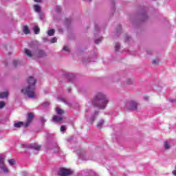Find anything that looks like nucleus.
I'll use <instances>...</instances> for the list:
<instances>
[{
  "label": "nucleus",
  "instance_id": "obj_42",
  "mask_svg": "<svg viewBox=\"0 0 176 176\" xmlns=\"http://www.w3.org/2000/svg\"><path fill=\"white\" fill-rule=\"evenodd\" d=\"M41 124H43L44 123H46V120L43 118H41Z\"/></svg>",
  "mask_w": 176,
  "mask_h": 176
},
{
  "label": "nucleus",
  "instance_id": "obj_19",
  "mask_svg": "<svg viewBox=\"0 0 176 176\" xmlns=\"http://www.w3.org/2000/svg\"><path fill=\"white\" fill-rule=\"evenodd\" d=\"M8 96H9V93H8V91L1 93L0 98H7Z\"/></svg>",
  "mask_w": 176,
  "mask_h": 176
},
{
  "label": "nucleus",
  "instance_id": "obj_8",
  "mask_svg": "<svg viewBox=\"0 0 176 176\" xmlns=\"http://www.w3.org/2000/svg\"><path fill=\"white\" fill-rule=\"evenodd\" d=\"M148 20V15L146 14V8H144L141 12V21H146Z\"/></svg>",
  "mask_w": 176,
  "mask_h": 176
},
{
  "label": "nucleus",
  "instance_id": "obj_7",
  "mask_svg": "<svg viewBox=\"0 0 176 176\" xmlns=\"http://www.w3.org/2000/svg\"><path fill=\"white\" fill-rule=\"evenodd\" d=\"M47 54L43 50L38 49L36 51V57L37 58H43V57H46Z\"/></svg>",
  "mask_w": 176,
  "mask_h": 176
},
{
  "label": "nucleus",
  "instance_id": "obj_1",
  "mask_svg": "<svg viewBox=\"0 0 176 176\" xmlns=\"http://www.w3.org/2000/svg\"><path fill=\"white\" fill-rule=\"evenodd\" d=\"M109 102V99L102 92H98L92 100V105L98 109H105L107 104Z\"/></svg>",
  "mask_w": 176,
  "mask_h": 176
},
{
  "label": "nucleus",
  "instance_id": "obj_43",
  "mask_svg": "<svg viewBox=\"0 0 176 176\" xmlns=\"http://www.w3.org/2000/svg\"><path fill=\"white\" fill-rule=\"evenodd\" d=\"M168 101H170V102H176V100L175 99H172V98H169Z\"/></svg>",
  "mask_w": 176,
  "mask_h": 176
},
{
  "label": "nucleus",
  "instance_id": "obj_13",
  "mask_svg": "<svg viewBox=\"0 0 176 176\" xmlns=\"http://www.w3.org/2000/svg\"><path fill=\"white\" fill-rule=\"evenodd\" d=\"M53 120L55 122V123H59V122H61V120H63V116H54Z\"/></svg>",
  "mask_w": 176,
  "mask_h": 176
},
{
  "label": "nucleus",
  "instance_id": "obj_44",
  "mask_svg": "<svg viewBox=\"0 0 176 176\" xmlns=\"http://www.w3.org/2000/svg\"><path fill=\"white\" fill-rule=\"evenodd\" d=\"M3 161V158L0 157V166H1V164H3L2 163Z\"/></svg>",
  "mask_w": 176,
  "mask_h": 176
},
{
  "label": "nucleus",
  "instance_id": "obj_6",
  "mask_svg": "<svg viewBox=\"0 0 176 176\" xmlns=\"http://www.w3.org/2000/svg\"><path fill=\"white\" fill-rule=\"evenodd\" d=\"M63 76L65 78V79H67L68 82H69L70 83H74L76 77L75 75H74L73 74L64 73L63 74Z\"/></svg>",
  "mask_w": 176,
  "mask_h": 176
},
{
  "label": "nucleus",
  "instance_id": "obj_39",
  "mask_svg": "<svg viewBox=\"0 0 176 176\" xmlns=\"http://www.w3.org/2000/svg\"><path fill=\"white\" fill-rule=\"evenodd\" d=\"M19 60H14V61H13V65H14V67H17V65H19Z\"/></svg>",
  "mask_w": 176,
  "mask_h": 176
},
{
  "label": "nucleus",
  "instance_id": "obj_24",
  "mask_svg": "<svg viewBox=\"0 0 176 176\" xmlns=\"http://www.w3.org/2000/svg\"><path fill=\"white\" fill-rule=\"evenodd\" d=\"M34 8L35 12H37V13H41V6L38 5H34Z\"/></svg>",
  "mask_w": 176,
  "mask_h": 176
},
{
  "label": "nucleus",
  "instance_id": "obj_38",
  "mask_svg": "<svg viewBox=\"0 0 176 176\" xmlns=\"http://www.w3.org/2000/svg\"><path fill=\"white\" fill-rule=\"evenodd\" d=\"M57 43V38L56 37H53L51 39V43Z\"/></svg>",
  "mask_w": 176,
  "mask_h": 176
},
{
  "label": "nucleus",
  "instance_id": "obj_34",
  "mask_svg": "<svg viewBox=\"0 0 176 176\" xmlns=\"http://www.w3.org/2000/svg\"><path fill=\"white\" fill-rule=\"evenodd\" d=\"M65 130H67V127L65 125H62L60 126V131L61 133H65Z\"/></svg>",
  "mask_w": 176,
  "mask_h": 176
},
{
  "label": "nucleus",
  "instance_id": "obj_3",
  "mask_svg": "<svg viewBox=\"0 0 176 176\" xmlns=\"http://www.w3.org/2000/svg\"><path fill=\"white\" fill-rule=\"evenodd\" d=\"M47 149H54V153H58V152H60V147H58V145H57V142H56V140H54V135L48 134L47 137Z\"/></svg>",
  "mask_w": 176,
  "mask_h": 176
},
{
  "label": "nucleus",
  "instance_id": "obj_26",
  "mask_svg": "<svg viewBox=\"0 0 176 176\" xmlns=\"http://www.w3.org/2000/svg\"><path fill=\"white\" fill-rule=\"evenodd\" d=\"M10 166H14L16 164V160L14 159H10L8 160Z\"/></svg>",
  "mask_w": 176,
  "mask_h": 176
},
{
  "label": "nucleus",
  "instance_id": "obj_15",
  "mask_svg": "<svg viewBox=\"0 0 176 176\" xmlns=\"http://www.w3.org/2000/svg\"><path fill=\"white\" fill-rule=\"evenodd\" d=\"M131 41V36L130 35L126 34L125 37H124V43H129Z\"/></svg>",
  "mask_w": 176,
  "mask_h": 176
},
{
  "label": "nucleus",
  "instance_id": "obj_5",
  "mask_svg": "<svg viewBox=\"0 0 176 176\" xmlns=\"http://www.w3.org/2000/svg\"><path fill=\"white\" fill-rule=\"evenodd\" d=\"M72 174V170L65 168H60L58 172V175L60 176H69Z\"/></svg>",
  "mask_w": 176,
  "mask_h": 176
},
{
  "label": "nucleus",
  "instance_id": "obj_9",
  "mask_svg": "<svg viewBox=\"0 0 176 176\" xmlns=\"http://www.w3.org/2000/svg\"><path fill=\"white\" fill-rule=\"evenodd\" d=\"M32 119H34V115H32V113H31L28 114L27 122L24 125L25 127H28V126H30V123H31V122H32Z\"/></svg>",
  "mask_w": 176,
  "mask_h": 176
},
{
  "label": "nucleus",
  "instance_id": "obj_31",
  "mask_svg": "<svg viewBox=\"0 0 176 176\" xmlns=\"http://www.w3.org/2000/svg\"><path fill=\"white\" fill-rule=\"evenodd\" d=\"M121 32H122V25H118L116 29V32L117 34H120Z\"/></svg>",
  "mask_w": 176,
  "mask_h": 176
},
{
  "label": "nucleus",
  "instance_id": "obj_30",
  "mask_svg": "<svg viewBox=\"0 0 176 176\" xmlns=\"http://www.w3.org/2000/svg\"><path fill=\"white\" fill-rule=\"evenodd\" d=\"M55 12H56V13H60L61 12V7L56 6H55Z\"/></svg>",
  "mask_w": 176,
  "mask_h": 176
},
{
  "label": "nucleus",
  "instance_id": "obj_37",
  "mask_svg": "<svg viewBox=\"0 0 176 176\" xmlns=\"http://www.w3.org/2000/svg\"><path fill=\"white\" fill-rule=\"evenodd\" d=\"M6 105L5 101H1L0 102V109H2V108H4Z\"/></svg>",
  "mask_w": 176,
  "mask_h": 176
},
{
  "label": "nucleus",
  "instance_id": "obj_21",
  "mask_svg": "<svg viewBox=\"0 0 176 176\" xmlns=\"http://www.w3.org/2000/svg\"><path fill=\"white\" fill-rule=\"evenodd\" d=\"M0 168L3 170V171L6 173H9V169H8V168L6 167L4 164L0 165Z\"/></svg>",
  "mask_w": 176,
  "mask_h": 176
},
{
  "label": "nucleus",
  "instance_id": "obj_40",
  "mask_svg": "<svg viewBox=\"0 0 176 176\" xmlns=\"http://www.w3.org/2000/svg\"><path fill=\"white\" fill-rule=\"evenodd\" d=\"M58 99L60 101H62L63 102H65V104H67V100H65V98H58Z\"/></svg>",
  "mask_w": 176,
  "mask_h": 176
},
{
  "label": "nucleus",
  "instance_id": "obj_52",
  "mask_svg": "<svg viewBox=\"0 0 176 176\" xmlns=\"http://www.w3.org/2000/svg\"><path fill=\"white\" fill-rule=\"evenodd\" d=\"M85 112H89V109H87L85 110Z\"/></svg>",
  "mask_w": 176,
  "mask_h": 176
},
{
  "label": "nucleus",
  "instance_id": "obj_46",
  "mask_svg": "<svg viewBox=\"0 0 176 176\" xmlns=\"http://www.w3.org/2000/svg\"><path fill=\"white\" fill-rule=\"evenodd\" d=\"M147 52V54H152V51H146Z\"/></svg>",
  "mask_w": 176,
  "mask_h": 176
},
{
  "label": "nucleus",
  "instance_id": "obj_28",
  "mask_svg": "<svg viewBox=\"0 0 176 176\" xmlns=\"http://www.w3.org/2000/svg\"><path fill=\"white\" fill-rule=\"evenodd\" d=\"M104 121L103 119L100 120V121L97 124V127H99V129H101V127H102V124H104Z\"/></svg>",
  "mask_w": 176,
  "mask_h": 176
},
{
  "label": "nucleus",
  "instance_id": "obj_55",
  "mask_svg": "<svg viewBox=\"0 0 176 176\" xmlns=\"http://www.w3.org/2000/svg\"><path fill=\"white\" fill-rule=\"evenodd\" d=\"M175 170H174V171H176V165H175Z\"/></svg>",
  "mask_w": 176,
  "mask_h": 176
},
{
  "label": "nucleus",
  "instance_id": "obj_22",
  "mask_svg": "<svg viewBox=\"0 0 176 176\" xmlns=\"http://www.w3.org/2000/svg\"><path fill=\"white\" fill-rule=\"evenodd\" d=\"M33 31L34 34H38L39 32H41V29L38 26H34L33 28Z\"/></svg>",
  "mask_w": 176,
  "mask_h": 176
},
{
  "label": "nucleus",
  "instance_id": "obj_32",
  "mask_svg": "<svg viewBox=\"0 0 176 176\" xmlns=\"http://www.w3.org/2000/svg\"><path fill=\"white\" fill-rule=\"evenodd\" d=\"M164 148L166 150L170 149V144H168V142H164Z\"/></svg>",
  "mask_w": 176,
  "mask_h": 176
},
{
  "label": "nucleus",
  "instance_id": "obj_53",
  "mask_svg": "<svg viewBox=\"0 0 176 176\" xmlns=\"http://www.w3.org/2000/svg\"><path fill=\"white\" fill-rule=\"evenodd\" d=\"M44 41H47V38H44Z\"/></svg>",
  "mask_w": 176,
  "mask_h": 176
},
{
  "label": "nucleus",
  "instance_id": "obj_23",
  "mask_svg": "<svg viewBox=\"0 0 176 176\" xmlns=\"http://www.w3.org/2000/svg\"><path fill=\"white\" fill-rule=\"evenodd\" d=\"M23 32L26 35H28V34H30V29L28 28V26H27V25L24 26Z\"/></svg>",
  "mask_w": 176,
  "mask_h": 176
},
{
  "label": "nucleus",
  "instance_id": "obj_48",
  "mask_svg": "<svg viewBox=\"0 0 176 176\" xmlns=\"http://www.w3.org/2000/svg\"><path fill=\"white\" fill-rule=\"evenodd\" d=\"M34 2H42V0H34Z\"/></svg>",
  "mask_w": 176,
  "mask_h": 176
},
{
  "label": "nucleus",
  "instance_id": "obj_35",
  "mask_svg": "<svg viewBox=\"0 0 176 176\" xmlns=\"http://www.w3.org/2000/svg\"><path fill=\"white\" fill-rule=\"evenodd\" d=\"M65 24H66V25H69V24H71V19L66 18L65 19Z\"/></svg>",
  "mask_w": 176,
  "mask_h": 176
},
{
  "label": "nucleus",
  "instance_id": "obj_41",
  "mask_svg": "<svg viewBox=\"0 0 176 176\" xmlns=\"http://www.w3.org/2000/svg\"><path fill=\"white\" fill-rule=\"evenodd\" d=\"M153 64H155V65H156V64H159V59H154L153 60Z\"/></svg>",
  "mask_w": 176,
  "mask_h": 176
},
{
  "label": "nucleus",
  "instance_id": "obj_49",
  "mask_svg": "<svg viewBox=\"0 0 176 176\" xmlns=\"http://www.w3.org/2000/svg\"><path fill=\"white\" fill-rule=\"evenodd\" d=\"M71 90H72V89H71V87L68 88V92H69V93H71Z\"/></svg>",
  "mask_w": 176,
  "mask_h": 176
},
{
  "label": "nucleus",
  "instance_id": "obj_20",
  "mask_svg": "<svg viewBox=\"0 0 176 176\" xmlns=\"http://www.w3.org/2000/svg\"><path fill=\"white\" fill-rule=\"evenodd\" d=\"M56 31L54 30V29H51L50 30H48L47 32V35L48 36H53L55 34Z\"/></svg>",
  "mask_w": 176,
  "mask_h": 176
},
{
  "label": "nucleus",
  "instance_id": "obj_18",
  "mask_svg": "<svg viewBox=\"0 0 176 176\" xmlns=\"http://www.w3.org/2000/svg\"><path fill=\"white\" fill-rule=\"evenodd\" d=\"M14 127H16V129H20V127H21V126H24V122H19L17 123H14Z\"/></svg>",
  "mask_w": 176,
  "mask_h": 176
},
{
  "label": "nucleus",
  "instance_id": "obj_16",
  "mask_svg": "<svg viewBox=\"0 0 176 176\" xmlns=\"http://www.w3.org/2000/svg\"><path fill=\"white\" fill-rule=\"evenodd\" d=\"M56 111L57 115H59V116H61V115H64V111H63V109H61L58 107H56Z\"/></svg>",
  "mask_w": 176,
  "mask_h": 176
},
{
  "label": "nucleus",
  "instance_id": "obj_47",
  "mask_svg": "<svg viewBox=\"0 0 176 176\" xmlns=\"http://www.w3.org/2000/svg\"><path fill=\"white\" fill-rule=\"evenodd\" d=\"M173 175L176 176V170H173Z\"/></svg>",
  "mask_w": 176,
  "mask_h": 176
},
{
  "label": "nucleus",
  "instance_id": "obj_36",
  "mask_svg": "<svg viewBox=\"0 0 176 176\" xmlns=\"http://www.w3.org/2000/svg\"><path fill=\"white\" fill-rule=\"evenodd\" d=\"M95 32H100V28L97 23H95Z\"/></svg>",
  "mask_w": 176,
  "mask_h": 176
},
{
  "label": "nucleus",
  "instance_id": "obj_29",
  "mask_svg": "<svg viewBox=\"0 0 176 176\" xmlns=\"http://www.w3.org/2000/svg\"><path fill=\"white\" fill-rule=\"evenodd\" d=\"M120 49V43H116L115 45L116 52H119Z\"/></svg>",
  "mask_w": 176,
  "mask_h": 176
},
{
  "label": "nucleus",
  "instance_id": "obj_51",
  "mask_svg": "<svg viewBox=\"0 0 176 176\" xmlns=\"http://www.w3.org/2000/svg\"><path fill=\"white\" fill-rule=\"evenodd\" d=\"M59 32H63V29H58Z\"/></svg>",
  "mask_w": 176,
  "mask_h": 176
},
{
  "label": "nucleus",
  "instance_id": "obj_2",
  "mask_svg": "<svg viewBox=\"0 0 176 176\" xmlns=\"http://www.w3.org/2000/svg\"><path fill=\"white\" fill-rule=\"evenodd\" d=\"M28 87L25 89H21V93L24 96H27L29 98H35V85L36 84V79L34 77L30 76L28 80Z\"/></svg>",
  "mask_w": 176,
  "mask_h": 176
},
{
  "label": "nucleus",
  "instance_id": "obj_45",
  "mask_svg": "<svg viewBox=\"0 0 176 176\" xmlns=\"http://www.w3.org/2000/svg\"><path fill=\"white\" fill-rule=\"evenodd\" d=\"M111 10H112L113 12H115V6H112Z\"/></svg>",
  "mask_w": 176,
  "mask_h": 176
},
{
  "label": "nucleus",
  "instance_id": "obj_54",
  "mask_svg": "<svg viewBox=\"0 0 176 176\" xmlns=\"http://www.w3.org/2000/svg\"><path fill=\"white\" fill-rule=\"evenodd\" d=\"M148 97H146V98H145L146 100H148Z\"/></svg>",
  "mask_w": 176,
  "mask_h": 176
},
{
  "label": "nucleus",
  "instance_id": "obj_12",
  "mask_svg": "<svg viewBox=\"0 0 176 176\" xmlns=\"http://www.w3.org/2000/svg\"><path fill=\"white\" fill-rule=\"evenodd\" d=\"M123 82H122V86H126V85H133V79L131 78H127L126 79V81H124V79H122Z\"/></svg>",
  "mask_w": 176,
  "mask_h": 176
},
{
  "label": "nucleus",
  "instance_id": "obj_33",
  "mask_svg": "<svg viewBox=\"0 0 176 176\" xmlns=\"http://www.w3.org/2000/svg\"><path fill=\"white\" fill-rule=\"evenodd\" d=\"M101 41H102V38L101 37L97 38V39H95V41L94 43L96 44V45H98V43H101Z\"/></svg>",
  "mask_w": 176,
  "mask_h": 176
},
{
  "label": "nucleus",
  "instance_id": "obj_27",
  "mask_svg": "<svg viewBox=\"0 0 176 176\" xmlns=\"http://www.w3.org/2000/svg\"><path fill=\"white\" fill-rule=\"evenodd\" d=\"M63 50L67 52V53H71V50H69V47L67 45H65L63 48Z\"/></svg>",
  "mask_w": 176,
  "mask_h": 176
},
{
  "label": "nucleus",
  "instance_id": "obj_4",
  "mask_svg": "<svg viewBox=\"0 0 176 176\" xmlns=\"http://www.w3.org/2000/svg\"><path fill=\"white\" fill-rule=\"evenodd\" d=\"M138 107V103L134 100H129L126 104V107L129 111H137Z\"/></svg>",
  "mask_w": 176,
  "mask_h": 176
},
{
  "label": "nucleus",
  "instance_id": "obj_10",
  "mask_svg": "<svg viewBox=\"0 0 176 176\" xmlns=\"http://www.w3.org/2000/svg\"><path fill=\"white\" fill-rule=\"evenodd\" d=\"M26 148H28V149H34L35 151H41V146L37 144H29L26 146Z\"/></svg>",
  "mask_w": 176,
  "mask_h": 176
},
{
  "label": "nucleus",
  "instance_id": "obj_11",
  "mask_svg": "<svg viewBox=\"0 0 176 176\" xmlns=\"http://www.w3.org/2000/svg\"><path fill=\"white\" fill-rule=\"evenodd\" d=\"M98 113H99V111H96L89 118V122H91V123H93L96 120V119H97V116H98Z\"/></svg>",
  "mask_w": 176,
  "mask_h": 176
},
{
  "label": "nucleus",
  "instance_id": "obj_14",
  "mask_svg": "<svg viewBox=\"0 0 176 176\" xmlns=\"http://www.w3.org/2000/svg\"><path fill=\"white\" fill-rule=\"evenodd\" d=\"M29 47L30 49H36L38 47V43L36 41H32Z\"/></svg>",
  "mask_w": 176,
  "mask_h": 176
},
{
  "label": "nucleus",
  "instance_id": "obj_25",
  "mask_svg": "<svg viewBox=\"0 0 176 176\" xmlns=\"http://www.w3.org/2000/svg\"><path fill=\"white\" fill-rule=\"evenodd\" d=\"M49 105H50V102H43V103H41V107L43 108H47V107H49Z\"/></svg>",
  "mask_w": 176,
  "mask_h": 176
},
{
  "label": "nucleus",
  "instance_id": "obj_50",
  "mask_svg": "<svg viewBox=\"0 0 176 176\" xmlns=\"http://www.w3.org/2000/svg\"><path fill=\"white\" fill-rule=\"evenodd\" d=\"M43 15L42 14H40V19H43Z\"/></svg>",
  "mask_w": 176,
  "mask_h": 176
},
{
  "label": "nucleus",
  "instance_id": "obj_17",
  "mask_svg": "<svg viewBox=\"0 0 176 176\" xmlns=\"http://www.w3.org/2000/svg\"><path fill=\"white\" fill-rule=\"evenodd\" d=\"M25 53L28 57H32V52L27 48H25Z\"/></svg>",
  "mask_w": 176,
  "mask_h": 176
}]
</instances>
